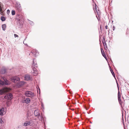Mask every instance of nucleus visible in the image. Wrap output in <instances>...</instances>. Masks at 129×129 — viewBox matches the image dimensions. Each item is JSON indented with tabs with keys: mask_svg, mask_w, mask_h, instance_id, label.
<instances>
[{
	"mask_svg": "<svg viewBox=\"0 0 129 129\" xmlns=\"http://www.w3.org/2000/svg\"><path fill=\"white\" fill-rule=\"evenodd\" d=\"M105 28L106 29H108V26L106 25L105 26Z\"/></svg>",
	"mask_w": 129,
	"mask_h": 129,
	"instance_id": "nucleus-36",
	"label": "nucleus"
},
{
	"mask_svg": "<svg viewBox=\"0 0 129 129\" xmlns=\"http://www.w3.org/2000/svg\"><path fill=\"white\" fill-rule=\"evenodd\" d=\"M41 106L42 107L43 106V104H42Z\"/></svg>",
	"mask_w": 129,
	"mask_h": 129,
	"instance_id": "nucleus-42",
	"label": "nucleus"
},
{
	"mask_svg": "<svg viewBox=\"0 0 129 129\" xmlns=\"http://www.w3.org/2000/svg\"><path fill=\"white\" fill-rule=\"evenodd\" d=\"M4 98L5 99L9 100H12L13 98V97L11 93H8L6 94L4 96Z\"/></svg>",
	"mask_w": 129,
	"mask_h": 129,
	"instance_id": "nucleus-3",
	"label": "nucleus"
},
{
	"mask_svg": "<svg viewBox=\"0 0 129 129\" xmlns=\"http://www.w3.org/2000/svg\"><path fill=\"white\" fill-rule=\"evenodd\" d=\"M121 95L120 94V92L119 91V89H118V99L121 98Z\"/></svg>",
	"mask_w": 129,
	"mask_h": 129,
	"instance_id": "nucleus-23",
	"label": "nucleus"
},
{
	"mask_svg": "<svg viewBox=\"0 0 129 129\" xmlns=\"http://www.w3.org/2000/svg\"><path fill=\"white\" fill-rule=\"evenodd\" d=\"M16 8L18 12H20L22 10L20 4L19 3H17L16 5Z\"/></svg>",
	"mask_w": 129,
	"mask_h": 129,
	"instance_id": "nucleus-5",
	"label": "nucleus"
},
{
	"mask_svg": "<svg viewBox=\"0 0 129 129\" xmlns=\"http://www.w3.org/2000/svg\"><path fill=\"white\" fill-rule=\"evenodd\" d=\"M10 12V10H9L8 9V10H7V12Z\"/></svg>",
	"mask_w": 129,
	"mask_h": 129,
	"instance_id": "nucleus-38",
	"label": "nucleus"
},
{
	"mask_svg": "<svg viewBox=\"0 0 129 129\" xmlns=\"http://www.w3.org/2000/svg\"><path fill=\"white\" fill-rule=\"evenodd\" d=\"M114 69H115V70H116V73H117V72L118 73L117 71V70H116V69L115 68V67H114Z\"/></svg>",
	"mask_w": 129,
	"mask_h": 129,
	"instance_id": "nucleus-37",
	"label": "nucleus"
},
{
	"mask_svg": "<svg viewBox=\"0 0 129 129\" xmlns=\"http://www.w3.org/2000/svg\"><path fill=\"white\" fill-rule=\"evenodd\" d=\"M3 79L4 80V85H8L10 84L9 81L5 77H3Z\"/></svg>",
	"mask_w": 129,
	"mask_h": 129,
	"instance_id": "nucleus-6",
	"label": "nucleus"
},
{
	"mask_svg": "<svg viewBox=\"0 0 129 129\" xmlns=\"http://www.w3.org/2000/svg\"><path fill=\"white\" fill-rule=\"evenodd\" d=\"M38 88L37 87V92H38V93H39H39H40V90L39 88V87L38 86Z\"/></svg>",
	"mask_w": 129,
	"mask_h": 129,
	"instance_id": "nucleus-26",
	"label": "nucleus"
},
{
	"mask_svg": "<svg viewBox=\"0 0 129 129\" xmlns=\"http://www.w3.org/2000/svg\"><path fill=\"white\" fill-rule=\"evenodd\" d=\"M14 36L15 37H18V35H17L16 34H14Z\"/></svg>",
	"mask_w": 129,
	"mask_h": 129,
	"instance_id": "nucleus-33",
	"label": "nucleus"
},
{
	"mask_svg": "<svg viewBox=\"0 0 129 129\" xmlns=\"http://www.w3.org/2000/svg\"><path fill=\"white\" fill-rule=\"evenodd\" d=\"M6 27V26L5 24H3L2 25V27L3 30H5Z\"/></svg>",
	"mask_w": 129,
	"mask_h": 129,
	"instance_id": "nucleus-17",
	"label": "nucleus"
},
{
	"mask_svg": "<svg viewBox=\"0 0 129 129\" xmlns=\"http://www.w3.org/2000/svg\"><path fill=\"white\" fill-rule=\"evenodd\" d=\"M32 122V121H26L24 123V125L25 126H27L29 125H30V124Z\"/></svg>",
	"mask_w": 129,
	"mask_h": 129,
	"instance_id": "nucleus-8",
	"label": "nucleus"
},
{
	"mask_svg": "<svg viewBox=\"0 0 129 129\" xmlns=\"http://www.w3.org/2000/svg\"><path fill=\"white\" fill-rule=\"evenodd\" d=\"M25 79L27 80H28L30 79V77L29 76H25Z\"/></svg>",
	"mask_w": 129,
	"mask_h": 129,
	"instance_id": "nucleus-22",
	"label": "nucleus"
},
{
	"mask_svg": "<svg viewBox=\"0 0 129 129\" xmlns=\"http://www.w3.org/2000/svg\"><path fill=\"white\" fill-rule=\"evenodd\" d=\"M95 5V9H96V7H97V5ZM96 10V11L97 12V15H98V17H99V16H100V12L99 11H98Z\"/></svg>",
	"mask_w": 129,
	"mask_h": 129,
	"instance_id": "nucleus-19",
	"label": "nucleus"
},
{
	"mask_svg": "<svg viewBox=\"0 0 129 129\" xmlns=\"http://www.w3.org/2000/svg\"><path fill=\"white\" fill-rule=\"evenodd\" d=\"M96 17L97 18V19H98V20L99 21V20H100V19H99L98 18V17H97V16H96Z\"/></svg>",
	"mask_w": 129,
	"mask_h": 129,
	"instance_id": "nucleus-40",
	"label": "nucleus"
},
{
	"mask_svg": "<svg viewBox=\"0 0 129 129\" xmlns=\"http://www.w3.org/2000/svg\"><path fill=\"white\" fill-rule=\"evenodd\" d=\"M115 79L116 80V82H117V85H118V83H117V80L116 79ZM117 86H118V85H117Z\"/></svg>",
	"mask_w": 129,
	"mask_h": 129,
	"instance_id": "nucleus-39",
	"label": "nucleus"
},
{
	"mask_svg": "<svg viewBox=\"0 0 129 129\" xmlns=\"http://www.w3.org/2000/svg\"><path fill=\"white\" fill-rule=\"evenodd\" d=\"M29 23L31 25H32L34 24L33 22L31 21H30Z\"/></svg>",
	"mask_w": 129,
	"mask_h": 129,
	"instance_id": "nucleus-30",
	"label": "nucleus"
},
{
	"mask_svg": "<svg viewBox=\"0 0 129 129\" xmlns=\"http://www.w3.org/2000/svg\"><path fill=\"white\" fill-rule=\"evenodd\" d=\"M101 51L102 55L107 60V57L103 48H101Z\"/></svg>",
	"mask_w": 129,
	"mask_h": 129,
	"instance_id": "nucleus-10",
	"label": "nucleus"
},
{
	"mask_svg": "<svg viewBox=\"0 0 129 129\" xmlns=\"http://www.w3.org/2000/svg\"><path fill=\"white\" fill-rule=\"evenodd\" d=\"M12 14V15H14L15 14V12L14 10H12L11 12Z\"/></svg>",
	"mask_w": 129,
	"mask_h": 129,
	"instance_id": "nucleus-25",
	"label": "nucleus"
},
{
	"mask_svg": "<svg viewBox=\"0 0 129 129\" xmlns=\"http://www.w3.org/2000/svg\"><path fill=\"white\" fill-rule=\"evenodd\" d=\"M6 72V70L5 68H3L0 71V73L1 74H4Z\"/></svg>",
	"mask_w": 129,
	"mask_h": 129,
	"instance_id": "nucleus-13",
	"label": "nucleus"
},
{
	"mask_svg": "<svg viewBox=\"0 0 129 129\" xmlns=\"http://www.w3.org/2000/svg\"><path fill=\"white\" fill-rule=\"evenodd\" d=\"M77 96H78V97H76V98L78 99V98H79L80 97V95L78 94H77Z\"/></svg>",
	"mask_w": 129,
	"mask_h": 129,
	"instance_id": "nucleus-34",
	"label": "nucleus"
},
{
	"mask_svg": "<svg viewBox=\"0 0 129 129\" xmlns=\"http://www.w3.org/2000/svg\"><path fill=\"white\" fill-rule=\"evenodd\" d=\"M31 72L32 73V74L35 76H36L38 73V72H34L33 71H31Z\"/></svg>",
	"mask_w": 129,
	"mask_h": 129,
	"instance_id": "nucleus-20",
	"label": "nucleus"
},
{
	"mask_svg": "<svg viewBox=\"0 0 129 129\" xmlns=\"http://www.w3.org/2000/svg\"><path fill=\"white\" fill-rule=\"evenodd\" d=\"M34 114L35 116H38L39 117H40L41 119L42 120L43 119V118L42 116L40 115V113L39 111L38 110H36L34 112Z\"/></svg>",
	"mask_w": 129,
	"mask_h": 129,
	"instance_id": "nucleus-4",
	"label": "nucleus"
},
{
	"mask_svg": "<svg viewBox=\"0 0 129 129\" xmlns=\"http://www.w3.org/2000/svg\"><path fill=\"white\" fill-rule=\"evenodd\" d=\"M3 4L1 3L0 2V14L1 15H3Z\"/></svg>",
	"mask_w": 129,
	"mask_h": 129,
	"instance_id": "nucleus-7",
	"label": "nucleus"
},
{
	"mask_svg": "<svg viewBox=\"0 0 129 129\" xmlns=\"http://www.w3.org/2000/svg\"><path fill=\"white\" fill-rule=\"evenodd\" d=\"M3 113L1 111V110H0V115L3 116Z\"/></svg>",
	"mask_w": 129,
	"mask_h": 129,
	"instance_id": "nucleus-31",
	"label": "nucleus"
},
{
	"mask_svg": "<svg viewBox=\"0 0 129 129\" xmlns=\"http://www.w3.org/2000/svg\"><path fill=\"white\" fill-rule=\"evenodd\" d=\"M10 79L12 82L15 83H18L20 80V78L16 76L12 77Z\"/></svg>",
	"mask_w": 129,
	"mask_h": 129,
	"instance_id": "nucleus-2",
	"label": "nucleus"
},
{
	"mask_svg": "<svg viewBox=\"0 0 129 129\" xmlns=\"http://www.w3.org/2000/svg\"><path fill=\"white\" fill-rule=\"evenodd\" d=\"M1 20L2 21H4L5 20L6 18L2 16L1 17Z\"/></svg>",
	"mask_w": 129,
	"mask_h": 129,
	"instance_id": "nucleus-18",
	"label": "nucleus"
},
{
	"mask_svg": "<svg viewBox=\"0 0 129 129\" xmlns=\"http://www.w3.org/2000/svg\"><path fill=\"white\" fill-rule=\"evenodd\" d=\"M102 42L103 43L105 47V46H106L107 47L106 44L105 42V38L104 37H103V40H102Z\"/></svg>",
	"mask_w": 129,
	"mask_h": 129,
	"instance_id": "nucleus-16",
	"label": "nucleus"
},
{
	"mask_svg": "<svg viewBox=\"0 0 129 129\" xmlns=\"http://www.w3.org/2000/svg\"><path fill=\"white\" fill-rule=\"evenodd\" d=\"M24 41H23V43H24Z\"/></svg>",
	"mask_w": 129,
	"mask_h": 129,
	"instance_id": "nucleus-44",
	"label": "nucleus"
},
{
	"mask_svg": "<svg viewBox=\"0 0 129 129\" xmlns=\"http://www.w3.org/2000/svg\"><path fill=\"white\" fill-rule=\"evenodd\" d=\"M0 110H1V111L3 113V111H4V109L3 108H2L0 109Z\"/></svg>",
	"mask_w": 129,
	"mask_h": 129,
	"instance_id": "nucleus-32",
	"label": "nucleus"
},
{
	"mask_svg": "<svg viewBox=\"0 0 129 129\" xmlns=\"http://www.w3.org/2000/svg\"><path fill=\"white\" fill-rule=\"evenodd\" d=\"M0 85H4V83L3 82L1 79H0Z\"/></svg>",
	"mask_w": 129,
	"mask_h": 129,
	"instance_id": "nucleus-24",
	"label": "nucleus"
},
{
	"mask_svg": "<svg viewBox=\"0 0 129 129\" xmlns=\"http://www.w3.org/2000/svg\"><path fill=\"white\" fill-rule=\"evenodd\" d=\"M118 99V100L119 103L121 104V98Z\"/></svg>",
	"mask_w": 129,
	"mask_h": 129,
	"instance_id": "nucleus-29",
	"label": "nucleus"
},
{
	"mask_svg": "<svg viewBox=\"0 0 129 129\" xmlns=\"http://www.w3.org/2000/svg\"><path fill=\"white\" fill-rule=\"evenodd\" d=\"M18 85L20 86H21L24 84V82L23 81H19L17 83Z\"/></svg>",
	"mask_w": 129,
	"mask_h": 129,
	"instance_id": "nucleus-12",
	"label": "nucleus"
},
{
	"mask_svg": "<svg viewBox=\"0 0 129 129\" xmlns=\"http://www.w3.org/2000/svg\"><path fill=\"white\" fill-rule=\"evenodd\" d=\"M25 95L27 97L33 98L35 96L34 93L31 91H27L25 92L24 93Z\"/></svg>",
	"mask_w": 129,
	"mask_h": 129,
	"instance_id": "nucleus-1",
	"label": "nucleus"
},
{
	"mask_svg": "<svg viewBox=\"0 0 129 129\" xmlns=\"http://www.w3.org/2000/svg\"><path fill=\"white\" fill-rule=\"evenodd\" d=\"M109 67L110 68V71L111 73H112V74L113 76L114 77V78H115V79H116V78H115V74L114 72H113V70H112V69L111 68L110 66H109Z\"/></svg>",
	"mask_w": 129,
	"mask_h": 129,
	"instance_id": "nucleus-14",
	"label": "nucleus"
},
{
	"mask_svg": "<svg viewBox=\"0 0 129 129\" xmlns=\"http://www.w3.org/2000/svg\"><path fill=\"white\" fill-rule=\"evenodd\" d=\"M113 31L115 29V27L114 26H113Z\"/></svg>",
	"mask_w": 129,
	"mask_h": 129,
	"instance_id": "nucleus-35",
	"label": "nucleus"
},
{
	"mask_svg": "<svg viewBox=\"0 0 129 129\" xmlns=\"http://www.w3.org/2000/svg\"><path fill=\"white\" fill-rule=\"evenodd\" d=\"M90 107V106L89 105L87 107L86 106L85 107V108L87 110Z\"/></svg>",
	"mask_w": 129,
	"mask_h": 129,
	"instance_id": "nucleus-28",
	"label": "nucleus"
},
{
	"mask_svg": "<svg viewBox=\"0 0 129 129\" xmlns=\"http://www.w3.org/2000/svg\"><path fill=\"white\" fill-rule=\"evenodd\" d=\"M23 101L26 104H28L30 102V100L29 98H27L25 99H24Z\"/></svg>",
	"mask_w": 129,
	"mask_h": 129,
	"instance_id": "nucleus-11",
	"label": "nucleus"
},
{
	"mask_svg": "<svg viewBox=\"0 0 129 129\" xmlns=\"http://www.w3.org/2000/svg\"><path fill=\"white\" fill-rule=\"evenodd\" d=\"M26 38H27V37H26V38H25V39H24V40H26Z\"/></svg>",
	"mask_w": 129,
	"mask_h": 129,
	"instance_id": "nucleus-41",
	"label": "nucleus"
},
{
	"mask_svg": "<svg viewBox=\"0 0 129 129\" xmlns=\"http://www.w3.org/2000/svg\"><path fill=\"white\" fill-rule=\"evenodd\" d=\"M100 29H101V26H100Z\"/></svg>",
	"mask_w": 129,
	"mask_h": 129,
	"instance_id": "nucleus-43",
	"label": "nucleus"
},
{
	"mask_svg": "<svg viewBox=\"0 0 129 129\" xmlns=\"http://www.w3.org/2000/svg\"><path fill=\"white\" fill-rule=\"evenodd\" d=\"M32 53L35 56H36V55H37V53L38 54V51L37 50H34L33 52H31V53Z\"/></svg>",
	"mask_w": 129,
	"mask_h": 129,
	"instance_id": "nucleus-15",
	"label": "nucleus"
},
{
	"mask_svg": "<svg viewBox=\"0 0 129 129\" xmlns=\"http://www.w3.org/2000/svg\"><path fill=\"white\" fill-rule=\"evenodd\" d=\"M34 66L36 67H37V64L36 62V59H34L33 61L32 66Z\"/></svg>",
	"mask_w": 129,
	"mask_h": 129,
	"instance_id": "nucleus-9",
	"label": "nucleus"
},
{
	"mask_svg": "<svg viewBox=\"0 0 129 129\" xmlns=\"http://www.w3.org/2000/svg\"><path fill=\"white\" fill-rule=\"evenodd\" d=\"M3 93L4 92L1 89H0V95H2Z\"/></svg>",
	"mask_w": 129,
	"mask_h": 129,
	"instance_id": "nucleus-27",
	"label": "nucleus"
},
{
	"mask_svg": "<svg viewBox=\"0 0 129 129\" xmlns=\"http://www.w3.org/2000/svg\"><path fill=\"white\" fill-rule=\"evenodd\" d=\"M32 67H33V72H37L38 71L36 69V68L37 67H35L34 66L33 67L32 66Z\"/></svg>",
	"mask_w": 129,
	"mask_h": 129,
	"instance_id": "nucleus-21",
	"label": "nucleus"
}]
</instances>
